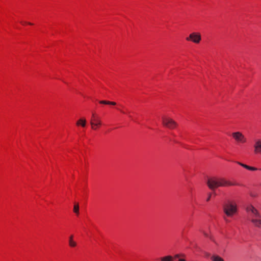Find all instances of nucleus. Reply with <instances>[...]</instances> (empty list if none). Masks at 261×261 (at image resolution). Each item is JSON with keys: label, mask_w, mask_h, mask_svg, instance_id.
Segmentation results:
<instances>
[{"label": "nucleus", "mask_w": 261, "mask_h": 261, "mask_svg": "<svg viewBox=\"0 0 261 261\" xmlns=\"http://www.w3.org/2000/svg\"><path fill=\"white\" fill-rule=\"evenodd\" d=\"M211 196H212V193H208V197L206 199V201H209L210 200Z\"/></svg>", "instance_id": "obj_18"}, {"label": "nucleus", "mask_w": 261, "mask_h": 261, "mask_svg": "<svg viewBox=\"0 0 261 261\" xmlns=\"http://www.w3.org/2000/svg\"><path fill=\"white\" fill-rule=\"evenodd\" d=\"M232 137L238 143H245L247 139L240 132H236L232 133Z\"/></svg>", "instance_id": "obj_4"}, {"label": "nucleus", "mask_w": 261, "mask_h": 261, "mask_svg": "<svg viewBox=\"0 0 261 261\" xmlns=\"http://www.w3.org/2000/svg\"><path fill=\"white\" fill-rule=\"evenodd\" d=\"M236 163L239 164V165L241 166L242 167L245 168V169L251 170V171H256L258 170L257 168L253 167H251L249 166H248L245 164L242 163L240 162H236Z\"/></svg>", "instance_id": "obj_10"}, {"label": "nucleus", "mask_w": 261, "mask_h": 261, "mask_svg": "<svg viewBox=\"0 0 261 261\" xmlns=\"http://www.w3.org/2000/svg\"><path fill=\"white\" fill-rule=\"evenodd\" d=\"M201 231L203 233V234H204V236L205 237H207V238L209 237L210 236L208 235V234L207 232H206L204 231H202V230H201Z\"/></svg>", "instance_id": "obj_19"}, {"label": "nucleus", "mask_w": 261, "mask_h": 261, "mask_svg": "<svg viewBox=\"0 0 261 261\" xmlns=\"http://www.w3.org/2000/svg\"><path fill=\"white\" fill-rule=\"evenodd\" d=\"M99 103L101 104H105V105H111L113 106H115L116 105V103L113 101H110L107 100H100L99 101Z\"/></svg>", "instance_id": "obj_14"}, {"label": "nucleus", "mask_w": 261, "mask_h": 261, "mask_svg": "<svg viewBox=\"0 0 261 261\" xmlns=\"http://www.w3.org/2000/svg\"><path fill=\"white\" fill-rule=\"evenodd\" d=\"M206 184L208 187L213 191H214L216 189L220 187H226L237 185L224 178L218 177L209 178L206 181Z\"/></svg>", "instance_id": "obj_1"}, {"label": "nucleus", "mask_w": 261, "mask_h": 261, "mask_svg": "<svg viewBox=\"0 0 261 261\" xmlns=\"http://www.w3.org/2000/svg\"><path fill=\"white\" fill-rule=\"evenodd\" d=\"M178 261H186V260L184 259H179Z\"/></svg>", "instance_id": "obj_23"}, {"label": "nucleus", "mask_w": 261, "mask_h": 261, "mask_svg": "<svg viewBox=\"0 0 261 261\" xmlns=\"http://www.w3.org/2000/svg\"><path fill=\"white\" fill-rule=\"evenodd\" d=\"M223 210L227 217H232L237 213V205L234 202L228 201L223 204Z\"/></svg>", "instance_id": "obj_2"}, {"label": "nucleus", "mask_w": 261, "mask_h": 261, "mask_svg": "<svg viewBox=\"0 0 261 261\" xmlns=\"http://www.w3.org/2000/svg\"><path fill=\"white\" fill-rule=\"evenodd\" d=\"M201 40V35L198 33H192L186 38L187 41H191L195 43H199Z\"/></svg>", "instance_id": "obj_5"}, {"label": "nucleus", "mask_w": 261, "mask_h": 261, "mask_svg": "<svg viewBox=\"0 0 261 261\" xmlns=\"http://www.w3.org/2000/svg\"><path fill=\"white\" fill-rule=\"evenodd\" d=\"M77 126L81 125L82 127H85L86 124V120L85 118H81L76 122Z\"/></svg>", "instance_id": "obj_11"}, {"label": "nucleus", "mask_w": 261, "mask_h": 261, "mask_svg": "<svg viewBox=\"0 0 261 261\" xmlns=\"http://www.w3.org/2000/svg\"><path fill=\"white\" fill-rule=\"evenodd\" d=\"M208 238H210V239L211 240H212L213 242H214L216 243V242H215V240H214V238H213L212 236H210Z\"/></svg>", "instance_id": "obj_20"}, {"label": "nucleus", "mask_w": 261, "mask_h": 261, "mask_svg": "<svg viewBox=\"0 0 261 261\" xmlns=\"http://www.w3.org/2000/svg\"><path fill=\"white\" fill-rule=\"evenodd\" d=\"M211 258L212 261H224L221 257L217 255H213Z\"/></svg>", "instance_id": "obj_13"}, {"label": "nucleus", "mask_w": 261, "mask_h": 261, "mask_svg": "<svg viewBox=\"0 0 261 261\" xmlns=\"http://www.w3.org/2000/svg\"><path fill=\"white\" fill-rule=\"evenodd\" d=\"M73 212L77 215L79 214V206L78 203H75L73 207Z\"/></svg>", "instance_id": "obj_16"}, {"label": "nucleus", "mask_w": 261, "mask_h": 261, "mask_svg": "<svg viewBox=\"0 0 261 261\" xmlns=\"http://www.w3.org/2000/svg\"><path fill=\"white\" fill-rule=\"evenodd\" d=\"M128 117L131 119L132 118V116L130 115H128Z\"/></svg>", "instance_id": "obj_26"}, {"label": "nucleus", "mask_w": 261, "mask_h": 261, "mask_svg": "<svg viewBox=\"0 0 261 261\" xmlns=\"http://www.w3.org/2000/svg\"><path fill=\"white\" fill-rule=\"evenodd\" d=\"M21 23L22 24H29L30 25H32L33 24L31 22H22L21 21Z\"/></svg>", "instance_id": "obj_21"}, {"label": "nucleus", "mask_w": 261, "mask_h": 261, "mask_svg": "<svg viewBox=\"0 0 261 261\" xmlns=\"http://www.w3.org/2000/svg\"><path fill=\"white\" fill-rule=\"evenodd\" d=\"M90 124L93 129H96L97 127L101 125V121L99 118H94L91 119Z\"/></svg>", "instance_id": "obj_7"}, {"label": "nucleus", "mask_w": 261, "mask_h": 261, "mask_svg": "<svg viewBox=\"0 0 261 261\" xmlns=\"http://www.w3.org/2000/svg\"><path fill=\"white\" fill-rule=\"evenodd\" d=\"M251 222L255 227L261 228V218H252Z\"/></svg>", "instance_id": "obj_9"}, {"label": "nucleus", "mask_w": 261, "mask_h": 261, "mask_svg": "<svg viewBox=\"0 0 261 261\" xmlns=\"http://www.w3.org/2000/svg\"><path fill=\"white\" fill-rule=\"evenodd\" d=\"M94 118H98L97 116L95 115L94 113L92 114V117L91 119H94Z\"/></svg>", "instance_id": "obj_22"}, {"label": "nucleus", "mask_w": 261, "mask_h": 261, "mask_svg": "<svg viewBox=\"0 0 261 261\" xmlns=\"http://www.w3.org/2000/svg\"><path fill=\"white\" fill-rule=\"evenodd\" d=\"M254 153L261 154V140H257L255 141L254 145Z\"/></svg>", "instance_id": "obj_8"}, {"label": "nucleus", "mask_w": 261, "mask_h": 261, "mask_svg": "<svg viewBox=\"0 0 261 261\" xmlns=\"http://www.w3.org/2000/svg\"><path fill=\"white\" fill-rule=\"evenodd\" d=\"M259 170H261V169H259Z\"/></svg>", "instance_id": "obj_27"}, {"label": "nucleus", "mask_w": 261, "mask_h": 261, "mask_svg": "<svg viewBox=\"0 0 261 261\" xmlns=\"http://www.w3.org/2000/svg\"><path fill=\"white\" fill-rule=\"evenodd\" d=\"M161 261H173V257L171 256L168 255L161 258Z\"/></svg>", "instance_id": "obj_15"}, {"label": "nucleus", "mask_w": 261, "mask_h": 261, "mask_svg": "<svg viewBox=\"0 0 261 261\" xmlns=\"http://www.w3.org/2000/svg\"><path fill=\"white\" fill-rule=\"evenodd\" d=\"M73 236L71 235L69 237V245L71 247H74L76 245V243L73 240Z\"/></svg>", "instance_id": "obj_12"}, {"label": "nucleus", "mask_w": 261, "mask_h": 261, "mask_svg": "<svg viewBox=\"0 0 261 261\" xmlns=\"http://www.w3.org/2000/svg\"><path fill=\"white\" fill-rule=\"evenodd\" d=\"M162 124L164 126L169 129H174L177 125V123L172 119L166 117H162Z\"/></svg>", "instance_id": "obj_3"}, {"label": "nucleus", "mask_w": 261, "mask_h": 261, "mask_svg": "<svg viewBox=\"0 0 261 261\" xmlns=\"http://www.w3.org/2000/svg\"><path fill=\"white\" fill-rule=\"evenodd\" d=\"M185 257V254H175L174 255V258H179L180 257Z\"/></svg>", "instance_id": "obj_17"}, {"label": "nucleus", "mask_w": 261, "mask_h": 261, "mask_svg": "<svg viewBox=\"0 0 261 261\" xmlns=\"http://www.w3.org/2000/svg\"><path fill=\"white\" fill-rule=\"evenodd\" d=\"M224 219H225V220L226 222H229V220H227V219H225V218H224Z\"/></svg>", "instance_id": "obj_24"}, {"label": "nucleus", "mask_w": 261, "mask_h": 261, "mask_svg": "<svg viewBox=\"0 0 261 261\" xmlns=\"http://www.w3.org/2000/svg\"><path fill=\"white\" fill-rule=\"evenodd\" d=\"M246 211L248 213H251L252 218H261V215L258 211L252 205H250L247 207Z\"/></svg>", "instance_id": "obj_6"}, {"label": "nucleus", "mask_w": 261, "mask_h": 261, "mask_svg": "<svg viewBox=\"0 0 261 261\" xmlns=\"http://www.w3.org/2000/svg\"><path fill=\"white\" fill-rule=\"evenodd\" d=\"M120 112H121L122 113H124V114L125 113V112H124V111H122V110H120Z\"/></svg>", "instance_id": "obj_25"}]
</instances>
